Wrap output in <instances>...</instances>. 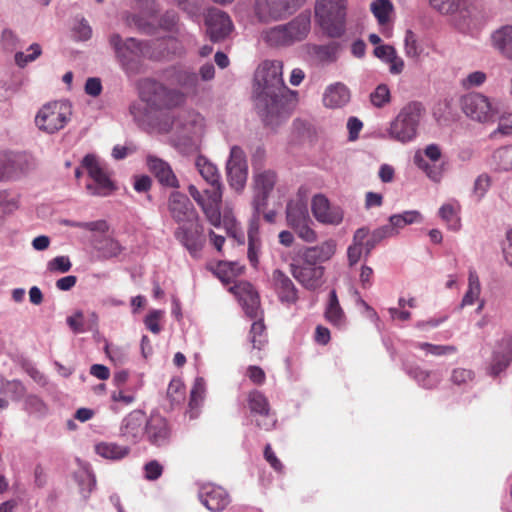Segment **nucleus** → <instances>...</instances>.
<instances>
[{"label": "nucleus", "mask_w": 512, "mask_h": 512, "mask_svg": "<svg viewBox=\"0 0 512 512\" xmlns=\"http://www.w3.org/2000/svg\"><path fill=\"white\" fill-rule=\"evenodd\" d=\"M420 118L421 105L415 102L407 104L391 122L389 136L402 143L411 141L416 136Z\"/></svg>", "instance_id": "6e6552de"}, {"label": "nucleus", "mask_w": 512, "mask_h": 512, "mask_svg": "<svg viewBox=\"0 0 512 512\" xmlns=\"http://www.w3.org/2000/svg\"><path fill=\"white\" fill-rule=\"evenodd\" d=\"M422 51L423 48L418 41L417 35L412 30L408 29L404 36V52L406 57L418 59Z\"/></svg>", "instance_id": "a18cd8bd"}, {"label": "nucleus", "mask_w": 512, "mask_h": 512, "mask_svg": "<svg viewBox=\"0 0 512 512\" xmlns=\"http://www.w3.org/2000/svg\"><path fill=\"white\" fill-rule=\"evenodd\" d=\"M260 247L259 225L257 221H251L248 229V259L253 266H256L258 263Z\"/></svg>", "instance_id": "ea45409f"}, {"label": "nucleus", "mask_w": 512, "mask_h": 512, "mask_svg": "<svg viewBox=\"0 0 512 512\" xmlns=\"http://www.w3.org/2000/svg\"><path fill=\"white\" fill-rule=\"evenodd\" d=\"M243 271V266L238 262L220 261L215 269L216 275L223 282H229L233 277L240 275Z\"/></svg>", "instance_id": "37998d69"}, {"label": "nucleus", "mask_w": 512, "mask_h": 512, "mask_svg": "<svg viewBox=\"0 0 512 512\" xmlns=\"http://www.w3.org/2000/svg\"><path fill=\"white\" fill-rule=\"evenodd\" d=\"M199 497L202 504L210 511L220 512L230 503L228 493L220 486L205 484L201 487Z\"/></svg>", "instance_id": "412c9836"}, {"label": "nucleus", "mask_w": 512, "mask_h": 512, "mask_svg": "<svg viewBox=\"0 0 512 512\" xmlns=\"http://www.w3.org/2000/svg\"><path fill=\"white\" fill-rule=\"evenodd\" d=\"M195 166L210 188L205 189L204 192L201 193L195 185L191 184L188 186L190 196L201 208L211 225L216 228L223 225L229 236L243 244L244 235L234 216L229 211H225L223 216L221 215L220 204L223 196V184L216 165L207 158L198 156L195 161Z\"/></svg>", "instance_id": "f257e3e1"}, {"label": "nucleus", "mask_w": 512, "mask_h": 512, "mask_svg": "<svg viewBox=\"0 0 512 512\" xmlns=\"http://www.w3.org/2000/svg\"><path fill=\"white\" fill-rule=\"evenodd\" d=\"M282 76L283 63L278 60L264 61L255 73V107L268 125H273L286 114L285 106L290 90L285 86Z\"/></svg>", "instance_id": "f03ea898"}, {"label": "nucleus", "mask_w": 512, "mask_h": 512, "mask_svg": "<svg viewBox=\"0 0 512 512\" xmlns=\"http://www.w3.org/2000/svg\"><path fill=\"white\" fill-rule=\"evenodd\" d=\"M82 167L86 170L92 183L86 185V191L92 196L105 197L115 190L106 166L94 154H87L82 159Z\"/></svg>", "instance_id": "1a4fd4ad"}, {"label": "nucleus", "mask_w": 512, "mask_h": 512, "mask_svg": "<svg viewBox=\"0 0 512 512\" xmlns=\"http://www.w3.org/2000/svg\"><path fill=\"white\" fill-rule=\"evenodd\" d=\"M144 412L134 410L130 412L123 420L120 426V435L127 441L137 443L143 435V425L146 423Z\"/></svg>", "instance_id": "393cba45"}, {"label": "nucleus", "mask_w": 512, "mask_h": 512, "mask_svg": "<svg viewBox=\"0 0 512 512\" xmlns=\"http://www.w3.org/2000/svg\"><path fill=\"white\" fill-rule=\"evenodd\" d=\"M417 347L434 356L453 354L457 351V348L453 345H434L426 342L418 343Z\"/></svg>", "instance_id": "6e6d98bb"}, {"label": "nucleus", "mask_w": 512, "mask_h": 512, "mask_svg": "<svg viewBox=\"0 0 512 512\" xmlns=\"http://www.w3.org/2000/svg\"><path fill=\"white\" fill-rule=\"evenodd\" d=\"M242 304L247 316L250 318H257L259 311V296L253 289V286L248 282H238L229 288Z\"/></svg>", "instance_id": "aec40b11"}, {"label": "nucleus", "mask_w": 512, "mask_h": 512, "mask_svg": "<svg viewBox=\"0 0 512 512\" xmlns=\"http://www.w3.org/2000/svg\"><path fill=\"white\" fill-rule=\"evenodd\" d=\"M369 236V229L362 227L355 231L352 244L347 249V258L350 266H354L364 253V240Z\"/></svg>", "instance_id": "c9c22d12"}, {"label": "nucleus", "mask_w": 512, "mask_h": 512, "mask_svg": "<svg viewBox=\"0 0 512 512\" xmlns=\"http://www.w3.org/2000/svg\"><path fill=\"white\" fill-rule=\"evenodd\" d=\"M315 14L329 36L339 37L343 33L345 0H317Z\"/></svg>", "instance_id": "9d476101"}, {"label": "nucleus", "mask_w": 512, "mask_h": 512, "mask_svg": "<svg viewBox=\"0 0 512 512\" xmlns=\"http://www.w3.org/2000/svg\"><path fill=\"white\" fill-rule=\"evenodd\" d=\"M512 135V112H503L499 116V124L494 134Z\"/></svg>", "instance_id": "680f3d73"}, {"label": "nucleus", "mask_w": 512, "mask_h": 512, "mask_svg": "<svg viewBox=\"0 0 512 512\" xmlns=\"http://www.w3.org/2000/svg\"><path fill=\"white\" fill-rule=\"evenodd\" d=\"M487 75L483 71H474L469 73L465 78L461 80V85L465 89L473 87H479L485 83Z\"/></svg>", "instance_id": "bf43d9fd"}, {"label": "nucleus", "mask_w": 512, "mask_h": 512, "mask_svg": "<svg viewBox=\"0 0 512 512\" xmlns=\"http://www.w3.org/2000/svg\"><path fill=\"white\" fill-rule=\"evenodd\" d=\"M490 44L504 58L512 61V25L502 26L490 35Z\"/></svg>", "instance_id": "7c9ffc66"}, {"label": "nucleus", "mask_w": 512, "mask_h": 512, "mask_svg": "<svg viewBox=\"0 0 512 512\" xmlns=\"http://www.w3.org/2000/svg\"><path fill=\"white\" fill-rule=\"evenodd\" d=\"M512 360V336L505 335L499 341V347L494 351L490 371L497 375L508 367Z\"/></svg>", "instance_id": "c85d7f7f"}, {"label": "nucleus", "mask_w": 512, "mask_h": 512, "mask_svg": "<svg viewBox=\"0 0 512 512\" xmlns=\"http://www.w3.org/2000/svg\"><path fill=\"white\" fill-rule=\"evenodd\" d=\"M430 6L442 15H453L458 13L463 4V0H429Z\"/></svg>", "instance_id": "c03bdc74"}, {"label": "nucleus", "mask_w": 512, "mask_h": 512, "mask_svg": "<svg viewBox=\"0 0 512 512\" xmlns=\"http://www.w3.org/2000/svg\"><path fill=\"white\" fill-rule=\"evenodd\" d=\"M276 184V174L272 170L255 168L253 174V189L257 206L263 205Z\"/></svg>", "instance_id": "5701e85b"}, {"label": "nucleus", "mask_w": 512, "mask_h": 512, "mask_svg": "<svg viewBox=\"0 0 512 512\" xmlns=\"http://www.w3.org/2000/svg\"><path fill=\"white\" fill-rule=\"evenodd\" d=\"M482 287L479 276L475 269L470 268L468 272L467 290L461 300L460 307L471 306L475 304L481 295Z\"/></svg>", "instance_id": "f704fd0d"}, {"label": "nucleus", "mask_w": 512, "mask_h": 512, "mask_svg": "<svg viewBox=\"0 0 512 512\" xmlns=\"http://www.w3.org/2000/svg\"><path fill=\"white\" fill-rule=\"evenodd\" d=\"M147 165L161 185L175 189L179 188V181L167 162L149 155L147 157Z\"/></svg>", "instance_id": "a878e982"}, {"label": "nucleus", "mask_w": 512, "mask_h": 512, "mask_svg": "<svg viewBox=\"0 0 512 512\" xmlns=\"http://www.w3.org/2000/svg\"><path fill=\"white\" fill-rule=\"evenodd\" d=\"M97 316L93 313L91 314V326L86 328L83 322V313L81 311H77L75 314L69 316L67 318V324L72 329L74 333H84L87 330H92L97 326Z\"/></svg>", "instance_id": "09e8293b"}, {"label": "nucleus", "mask_w": 512, "mask_h": 512, "mask_svg": "<svg viewBox=\"0 0 512 512\" xmlns=\"http://www.w3.org/2000/svg\"><path fill=\"white\" fill-rule=\"evenodd\" d=\"M311 210L314 218L325 225H339L343 221V210L339 206H333L322 194L313 197Z\"/></svg>", "instance_id": "a211bd4d"}, {"label": "nucleus", "mask_w": 512, "mask_h": 512, "mask_svg": "<svg viewBox=\"0 0 512 512\" xmlns=\"http://www.w3.org/2000/svg\"><path fill=\"white\" fill-rule=\"evenodd\" d=\"M124 50L129 58H126L122 65L127 70H134L133 63H137L140 56L143 54L142 44L136 41L134 38L127 39L123 44Z\"/></svg>", "instance_id": "79ce46f5"}, {"label": "nucleus", "mask_w": 512, "mask_h": 512, "mask_svg": "<svg viewBox=\"0 0 512 512\" xmlns=\"http://www.w3.org/2000/svg\"><path fill=\"white\" fill-rule=\"evenodd\" d=\"M105 350L110 360L115 364H123L127 360V352L122 348L106 346Z\"/></svg>", "instance_id": "774afa93"}, {"label": "nucleus", "mask_w": 512, "mask_h": 512, "mask_svg": "<svg viewBox=\"0 0 512 512\" xmlns=\"http://www.w3.org/2000/svg\"><path fill=\"white\" fill-rule=\"evenodd\" d=\"M145 433L148 441L158 447L167 445L170 439V429L167 421L158 414H152L147 420Z\"/></svg>", "instance_id": "4be33fe9"}, {"label": "nucleus", "mask_w": 512, "mask_h": 512, "mask_svg": "<svg viewBox=\"0 0 512 512\" xmlns=\"http://www.w3.org/2000/svg\"><path fill=\"white\" fill-rule=\"evenodd\" d=\"M473 379V372L464 368H456L453 370L451 380L457 385L466 384Z\"/></svg>", "instance_id": "0e129e2a"}, {"label": "nucleus", "mask_w": 512, "mask_h": 512, "mask_svg": "<svg viewBox=\"0 0 512 512\" xmlns=\"http://www.w3.org/2000/svg\"><path fill=\"white\" fill-rule=\"evenodd\" d=\"M109 42L110 45L114 48L121 62H124L126 58H129L124 50V42H122L121 36L119 34L111 35L109 38Z\"/></svg>", "instance_id": "338daca9"}, {"label": "nucleus", "mask_w": 512, "mask_h": 512, "mask_svg": "<svg viewBox=\"0 0 512 512\" xmlns=\"http://www.w3.org/2000/svg\"><path fill=\"white\" fill-rule=\"evenodd\" d=\"M307 53L314 62L318 64H328L336 61L338 46L336 44L308 45Z\"/></svg>", "instance_id": "473e14b6"}, {"label": "nucleus", "mask_w": 512, "mask_h": 512, "mask_svg": "<svg viewBox=\"0 0 512 512\" xmlns=\"http://www.w3.org/2000/svg\"><path fill=\"white\" fill-rule=\"evenodd\" d=\"M393 4L389 0H376L371 4V11L377 19L380 33L390 38L392 36Z\"/></svg>", "instance_id": "cd10ccee"}, {"label": "nucleus", "mask_w": 512, "mask_h": 512, "mask_svg": "<svg viewBox=\"0 0 512 512\" xmlns=\"http://www.w3.org/2000/svg\"><path fill=\"white\" fill-rule=\"evenodd\" d=\"M272 281L282 302L294 304L298 300L297 288L292 280L281 270H274Z\"/></svg>", "instance_id": "c756f323"}, {"label": "nucleus", "mask_w": 512, "mask_h": 512, "mask_svg": "<svg viewBox=\"0 0 512 512\" xmlns=\"http://www.w3.org/2000/svg\"><path fill=\"white\" fill-rule=\"evenodd\" d=\"M4 394H9L12 400L19 401L25 394V387L18 380L1 379L0 395Z\"/></svg>", "instance_id": "49530a36"}, {"label": "nucleus", "mask_w": 512, "mask_h": 512, "mask_svg": "<svg viewBox=\"0 0 512 512\" xmlns=\"http://www.w3.org/2000/svg\"><path fill=\"white\" fill-rule=\"evenodd\" d=\"M189 224L190 226L187 224L179 225L174 232V236L192 256H197L205 243L203 228L198 220Z\"/></svg>", "instance_id": "f3484780"}, {"label": "nucleus", "mask_w": 512, "mask_h": 512, "mask_svg": "<svg viewBox=\"0 0 512 512\" xmlns=\"http://www.w3.org/2000/svg\"><path fill=\"white\" fill-rule=\"evenodd\" d=\"M336 250L337 242L334 239H327L318 245L305 248L302 253V260L305 263L320 265L332 259Z\"/></svg>", "instance_id": "b1692460"}, {"label": "nucleus", "mask_w": 512, "mask_h": 512, "mask_svg": "<svg viewBox=\"0 0 512 512\" xmlns=\"http://www.w3.org/2000/svg\"><path fill=\"white\" fill-rule=\"evenodd\" d=\"M25 408L30 413L43 414L46 412L45 404L39 397L35 395H29L26 397Z\"/></svg>", "instance_id": "e2e57ef3"}, {"label": "nucleus", "mask_w": 512, "mask_h": 512, "mask_svg": "<svg viewBox=\"0 0 512 512\" xmlns=\"http://www.w3.org/2000/svg\"><path fill=\"white\" fill-rule=\"evenodd\" d=\"M292 276L306 289L316 290L324 283L325 268L322 265L305 263L290 264Z\"/></svg>", "instance_id": "dca6fc26"}, {"label": "nucleus", "mask_w": 512, "mask_h": 512, "mask_svg": "<svg viewBox=\"0 0 512 512\" xmlns=\"http://www.w3.org/2000/svg\"><path fill=\"white\" fill-rule=\"evenodd\" d=\"M311 224L312 220L309 218V221H303L302 223L292 227V229L300 239L308 243H313L317 240L318 236L316 231L312 229Z\"/></svg>", "instance_id": "5fc2aeb1"}, {"label": "nucleus", "mask_w": 512, "mask_h": 512, "mask_svg": "<svg viewBox=\"0 0 512 512\" xmlns=\"http://www.w3.org/2000/svg\"><path fill=\"white\" fill-rule=\"evenodd\" d=\"M71 266L68 256H57L47 263V269L53 273H66L71 269Z\"/></svg>", "instance_id": "13d9d810"}, {"label": "nucleus", "mask_w": 512, "mask_h": 512, "mask_svg": "<svg viewBox=\"0 0 512 512\" xmlns=\"http://www.w3.org/2000/svg\"><path fill=\"white\" fill-rule=\"evenodd\" d=\"M72 105L69 101H53L42 106L35 117V124L39 130L54 134L63 129L70 121Z\"/></svg>", "instance_id": "423d86ee"}, {"label": "nucleus", "mask_w": 512, "mask_h": 512, "mask_svg": "<svg viewBox=\"0 0 512 512\" xmlns=\"http://www.w3.org/2000/svg\"><path fill=\"white\" fill-rule=\"evenodd\" d=\"M391 95L390 90L387 85L380 84L375 90L370 94V101L373 106L377 108L384 107L386 104L390 102Z\"/></svg>", "instance_id": "864d4df0"}, {"label": "nucleus", "mask_w": 512, "mask_h": 512, "mask_svg": "<svg viewBox=\"0 0 512 512\" xmlns=\"http://www.w3.org/2000/svg\"><path fill=\"white\" fill-rule=\"evenodd\" d=\"M494 162L501 170H512V145L497 149L493 154Z\"/></svg>", "instance_id": "8fccbe9b"}, {"label": "nucleus", "mask_w": 512, "mask_h": 512, "mask_svg": "<svg viewBox=\"0 0 512 512\" xmlns=\"http://www.w3.org/2000/svg\"><path fill=\"white\" fill-rule=\"evenodd\" d=\"M460 105L468 118L479 123H493L499 114L498 102L479 92L462 96Z\"/></svg>", "instance_id": "0eeeda50"}, {"label": "nucleus", "mask_w": 512, "mask_h": 512, "mask_svg": "<svg viewBox=\"0 0 512 512\" xmlns=\"http://www.w3.org/2000/svg\"><path fill=\"white\" fill-rule=\"evenodd\" d=\"M30 53L25 54L24 52H17L14 56L15 63L17 66L23 68L28 63L35 61L42 53L41 46L37 43H33L27 49Z\"/></svg>", "instance_id": "603ef678"}, {"label": "nucleus", "mask_w": 512, "mask_h": 512, "mask_svg": "<svg viewBox=\"0 0 512 512\" xmlns=\"http://www.w3.org/2000/svg\"><path fill=\"white\" fill-rule=\"evenodd\" d=\"M248 404L252 412L264 417L263 420L257 421L259 427L269 430L274 426L275 420L269 416V404L263 394L258 391L251 392L248 397Z\"/></svg>", "instance_id": "2f4dec72"}, {"label": "nucleus", "mask_w": 512, "mask_h": 512, "mask_svg": "<svg viewBox=\"0 0 512 512\" xmlns=\"http://www.w3.org/2000/svg\"><path fill=\"white\" fill-rule=\"evenodd\" d=\"M206 391V383L202 377L196 378L194 385L190 392V407H197L204 399Z\"/></svg>", "instance_id": "4d7b16f0"}, {"label": "nucleus", "mask_w": 512, "mask_h": 512, "mask_svg": "<svg viewBox=\"0 0 512 512\" xmlns=\"http://www.w3.org/2000/svg\"><path fill=\"white\" fill-rule=\"evenodd\" d=\"M303 3L301 0H256L254 14L261 22L279 21L294 14Z\"/></svg>", "instance_id": "f8f14e48"}, {"label": "nucleus", "mask_w": 512, "mask_h": 512, "mask_svg": "<svg viewBox=\"0 0 512 512\" xmlns=\"http://www.w3.org/2000/svg\"><path fill=\"white\" fill-rule=\"evenodd\" d=\"M249 340L253 348L258 350H261L262 347L267 343L265 325L262 320L253 322L250 330Z\"/></svg>", "instance_id": "de8ad7c7"}, {"label": "nucleus", "mask_w": 512, "mask_h": 512, "mask_svg": "<svg viewBox=\"0 0 512 512\" xmlns=\"http://www.w3.org/2000/svg\"><path fill=\"white\" fill-rule=\"evenodd\" d=\"M172 130L174 147L183 154L195 152L205 132L204 118L195 111L182 112L173 122Z\"/></svg>", "instance_id": "7ed1b4c3"}, {"label": "nucleus", "mask_w": 512, "mask_h": 512, "mask_svg": "<svg viewBox=\"0 0 512 512\" xmlns=\"http://www.w3.org/2000/svg\"><path fill=\"white\" fill-rule=\"evenodd\" d=\"M36 167L34 157L24 151L0 153V181L18 180Z\"/></svg>", "instance_id": "9b49d317"}, {"label": "nucleus", "mask_w": 512, "mask_h": 512, "mask_svg": "<svg viewBox=\"0 0 512 512\" xmlns=\"http://www.w3.org/2000/svg\"><path fill=\"white\" fill-rule=\"evenodd\" d=\"M326 320L336 327H342L346 323V316L341 308L335 290L329 295V301L325 310Z\"/></svg>", "instance_id": "e433bc0d"}, {"label": "nucleus", "mask_w": 512, "mask_h": 512, "mask_svg": "<svg viewBox=\"0 0 512 512\" xmlns=\"http://www.w3.org/2000/svg\"><path fill=\"white\" fill-rule=\"evenodd\" d=\"M167 397L171 404H179L185 399V386L181 379L174 378L170 381L167 388Z\"/></svg>", "instance_id": "3c124183"}, {"label": "nucleus", "mask_w": 512, "mask_h": 512, "mask_svg": "<svg viewBox=\"0 0 512 512\" xmlns=\"http://www.w3.org/2000/svg\"><path fill=\"white\" fill-rule=\"evenodd\" d=\"M139 93L152 110H168L180 106L185 101V95L176 89H169L163 84L145 79L140 83Z\"/></svg>", "instance_id": "20e7f679"}, {"label": "nucleus", "mask_w": 512, "mask_h": 512, "mask_svg": "<svg viewBox=\"0 0 512 512\" xmlns=\"http://www.w3.org/2000/svg\"><path fill=\"white\" fill-rule=\"evenodd\" d=\"M96 249L103 259L117 257L124 251V247L119 243V241L111 237H104L101 239L96 246Z\"/></svg>", "instance_id": "a19ab883"}, {"label": "nucleus", "mask_w": 512, "mask_h": 512, "mask_svg": "<svg viewBox=\"0 0 512 512\" xmlns=\"http://www.w3.org/2000/svg\"><path fill=\"white\" fill-rule=\"evenodd\" d=\"M310 19L299 15L287 24L277 25L262 32L263 40L270 46H289L302 41L309 33Z\"/></svg>", "instance_id": "39448f33"}, {"label": "nucleus", "mask_w": 512, "mask_h": 512, "mask_svg": "<svg viewBox=\"0 0 512 512\" xmlns=\"http://www.w3.org/2000/svg\"><path fill=\"white\" fill-rule=\"evenodd\" d=\"M460 205L457 202L443 204L439 208V216L451 230L457 231L461 227Z\"/></svg>", "instance_id": "58836bf2"}, {"label": "nucleus", "mask_w": 512, "mask_h": 512, "mask_svg": "<svg viewBox=\"0 0 512 512\" xmlns=\"http://www.w3.org/2000/svg\"><path fill=\"white\" fill-rule=\"evenodd\" d=\"M167 209L171 218L179 225L197 221L198 213L187 195L173 191L167 199Z\"/></svg>", "instance_id": "2eb2a0df"}, {"label": "nucleus", "mask_w": 512, "mask_h": 512, "mask_svg": "<svg viewBox=\"0 0 512 512\" xmlns=\"http://www.w3.org/2000/svg\"><path fill=\"white\" fill-rule=\"evenodd\" d=\"M226 172L230 187L238 193L242 192L248 177V165L245 153L239 146L231 147Z\"/></svg>", "instance_id": "4468645a"}, {"label": "nucleus", "mask_w": 512, "mask_h": 512, "mask_svg": "<svg viewBox=\"0 0 512 512\" xmlns=\"http://www.w3.org/2000/svg\"><path fill=\"white\" fill-rule=\"evenodd\" d=\"M350 98L349 88L341 82H336L326 87L322 96V103L326 108L339 109L346 106Z\"/></svg>", "instance_id": "bb28decb"}, {"label": "nucleus", "mask_w": 512, "mask_h": 512, "mask_svg": "<svg viewBox=\"0 0 512 512\" xmlns=\"http://www.w3.org/2000/svg\"><path fill=\"white\" fill-rule=\"evenodd\" d=\"M206 26L209 37L214 42L226 38L233 29V23L229 15L218 9L208 11Z\"/></svg>", "instance_id": "6ab92c4d"}, {"label": "nucleus", "mask_w": 512, "mask_h": 512, "mask_svg": "<svg viewBox=\"0 0 512 512\" xmlns=\"http://www.w3.org/2000/svg\"><path fill=\"white\" fill-rule=\"evenodd\" d=\"M164 312L161 310H153L151 311L144 319L145 326L152 333L158 334L161 331V326L159 324L160 320L163 317Z\"/></svg>", "instance_id": "052dcab7"}, {"label": "nucleus", "mask_w": 512, "mask_h": 512, "mask_svg": "<svg viewBox=\"0 0 512 512\" xmlns=\"http://www.w3.org/2000/svg\"><path fill=\"white\" fill-rule=\"evenodd\" d=\"M145 476L149 480H156L158 479L163 471V467L159 462L156 460L148 462L145 467Z\"/></svg>", "instance_id": "69168bd1"}, {"label": "nucleus", "mask_w": 512, "mask_h": 512, "mask_svg": "<svg viewBox=\"0 0 512 512\" xmlns=\"http://www.w3.org/2000/svg\"><path fill=\"white\" fill-rule=\"evenodd\" d=\"M309 218L310 216L305 200L299 198L292 200L287 204L286 219L290 228L302 223L303 221H309Z\"/></svg>", "instance_id": "72a5a7b5"}, {"label": "nucleus", "mask_w": 512, "mask_h": 512, "mask_svg": "<svg viewBox=\"0 0 512 512\" xmlns=\"http://www.w3.org/2000/svg\"><path fill=\"white\" fill-rule=\"evenodd\" d=\"M441 156V148L437 144H429L423 150L415 152L413 162L431 181L439 183L445 171L443 164H436Z\"/></svg>", "instance_id": "ddd939ff"}, {"label": "nucleus", "mask_w": 512, "mask_h": 512, "mask_svg": "<svg viewBox=\"0 0 512 512\" xmlns=\"http://www.w3.org/2000/svg\"><path fill=\"white\" fill-rule=\"evenodd\" d=\"M130 449L127 446H121L113 442H100L95 445V452L109 460H120L129 454Z\"/></svg>", "instance_id": "4c0bfd02"}]
</instances>
